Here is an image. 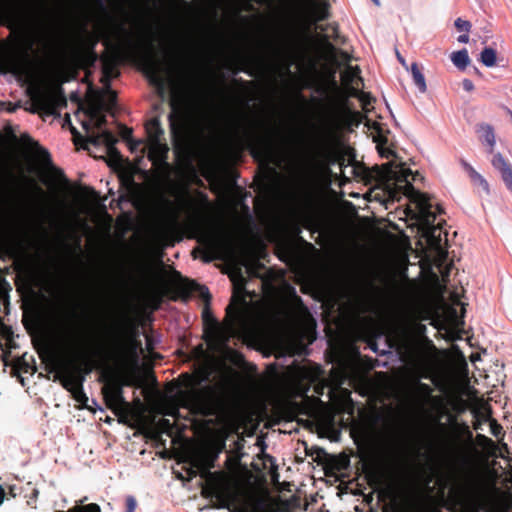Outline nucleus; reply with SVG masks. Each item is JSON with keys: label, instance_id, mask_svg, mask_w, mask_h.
Returning <instances> with one entry per match:
<instances>
[{"label": "nucleus", "instance_id": "nucleus-25", "mask_svg": "<svg viewBox=\"0 0 512 512\" xmlns=\"http://www.w3.org/2000/svg\"><path fill=\"white\" fill-rule=\"evenodd\" d=\"M497 52L494 48L485 47L480 54V61L487 67H493L496 64Z\"/></svg>", "mask_w": 512, "mask_h": 512}, {"label": "nucleus", "instance_id": "nucleus-4", "mask_svg": "<svg viewBox=\"0 0 512 512\" xmlns=\"http://www.w3.org/2000/svg\"><path fill=\"white\" fill-rule=\"evenodd\" d=\"M378 184L382 185L388 196L393 200H399L401 195L407 196L414 203V192L416 190L412 182L422 178L418 171L413 172L405 167L404 163L396 165L394 162H388L382 166H375L369 172Z\"/></svg>", "mask_w": 512, "mask_h": 512}, {"label": "nucleus", "instance_id": "nucleus-61", "mask_svg": "<svg viewBox=\"0 0 512 512\" xmlns=\"http://www.w3.org/2000/svg\"><path fill=\"white\" fill-rule=\"evenodd\" d=\"M317 91L321 94H324V93H326L327 89L325 87H322V88L318 89Z\"/></svg>", "mask_w": 512, "mask_h": 512}, {"label": "nucleus", "instance_id": "nucleus-8", "mask_svg": "<svg viewBox=\"0 0 512 512\" xmlns=\"http://www.w3.org/2000/svg\"><path fill=\"white\" fill-rule=\"evenodd\" d=\"M193 221L199 234L197 241L202 246V260L206 263L213 260H222L229 247L228 238L221 234L204 230L199 216L195 217Z\"/></svg>", "mask_w": 512, "mask_h": 512}, {"label": "nucleus", "instance_id": "nucleus-40", "mask_svg": "<svg viewBox=\"0 0 512 512\" xmlns=\"http://www.w3.org/2000/svg\"><path fill=\"white\" fill-rule=\"evenodd\" d=\"M106 149H107V154L111 161H113L115 163H120L122 161V155L118 151V149L115 147V145L111 146V147H107Z\"/></svg>", "mask_w": 512, "mask_h": 512}, {"label": "nucleus", "instance_id": "nucleus-36", "mask_svg": "<svg viewBox=\"0 0 512 512\" xmlns=\"http://www.w3.org/2000/svg\"><path fill=\"white\" fill-rule=\"evenodd\" d=\"M373 128L377 130V137H375L374 141L377 143V149L379 150L380 147H385V145L388 143L387 136L383 135L381 133L380 125L377 122L373 123Z\"/></svg>", "mask_w": 512, "mask_h": 512}, {"label": "nucleus", "instance_id": "nucleus-23", "mask_svg": "<svg viewBox=\"0 0 512 512\" xmlns=\"http://www.w3.org/2000/svg\"><path fill=\"white\" fill-rule=\"evenodd\" d=\"M451 60L453 64L460 70H464L470 63V58L466 49L453 52L451 54Z\"/></svg>", "mask_w": 512, "mask_h": 512}, {"label": "nucleus", "instance_id": "nucleus-13", "mask_svg": "<svg viewBox=\"0 0 512 512\" xmlns=\"http://www.w3.org/2000/svg\"><path fill=\"white\" fill-rule=\"evenodd\" d=\"M120 75L117 60L114 56H104L102 58V77L101 83L104 88L111 86V80Z\"/></svg>", "mask_w": 512, "mask_h": 512}, {"label": "nucleus", "instance_id": "nucleus-48", "mask_svg": "<svg viewBox=\"0 0 512 512\" xmlns=\"http://www.w3.org/2000/svg\"><path fill=\"white\" fill-rule=\"evenodd\" d=\"M110 277L108 278L107 276H105V278L102 279L101 281V291H107V288H108V284H110Z\"/></svg>", "mask_w": 512, "mask_h": 512}, {"label": "nucleus", "instance_id": "nucleus-1", "mask_svg": "<svg viewBox=\"0 0 512 512\" xmlns=\"http://www.w3.org/2000/svg\"><path fill=\"white\" fill-rule=\"evenodd\" d=\"M88 333L81 338V354L79 359L58 360L56 363V374L54 381H59L62 387L72 385V381H77L79 385L85 382L86 376L94 369L99 367L100 361L95 358L100 354V350L87 349L91 343L107 338H119V329L116 325L107 322L103 316L98 317L90 326Z\"/></svg>", "mask_w": 512, "mask_h": 512}, {"label": "nucleus", "instance_id": "nucleus-62", "mask_svg": "<svg viewBox=\"0 0 512 512\" xmlns=\"http://www.w3.org/2000/svg\"><path fill=\"white\" fill-rule=\"evenodd\" d=\"M23 139H27L29 142H33L29 135H22Z\"/></svg>", "mask_w": 512, "mask_h": 512}, {"label": "nucleus", "instance_id": "nucleus-34", "mask_svg": "<svg viewBox=\"0 0 512 512\" xmlns=\"http://www.w3.org/2000/svg\"><path fill=\"white\" fill-rule=\"evenodd\" d=\"M157 426L162 433H166L168 435H171L175 428L174 423H172L169 419L166 418H161L158 421Z\"/></svg>", "mask_w": 512, "mask_h": 512}, {"label": "nucleus", "instance_id": "nucleus-60", "mask_svg": "<svg viewBox=\"0 0 512 512\" xmlns=\"http://www.w3.org/2000/svg\"><path fill=\"white\" fill-rule=\"evenodd\" d=\"M86 190L89 191V193L93 196H97V193L96 191L93 189V188H90V187H86Z\"/></svg>", "mask_w": 512, "mask_h": 512}, {"label": "nucleus", "instance_id": "nucleus-51", "mask_svg": "<svg viewBox=\"0 0 512 512\" xmlns=\"http://www.w3.org/2000/svg\"><path fill=\"white\" fill-rule=\"evenodd\" d=\"M367 476L369 477V479L371 481H375V482L377 481V474L374 470L369 469V471L367 472Z\"/></svg>", "mask_w": 512, "mask_h": 512}, {"label": "nucleus", "instance_id": "nucleus-63", "mask_svg": "<svg viewBox=\"0 0 512 512\" xmlns=\"http://www.w3.org/2000/svg\"><path fill=\"white\" fill-rule=\"evenodd\" d=\"M83 128L88 131L90 128V125L88 123H83Z\"/></svg>", "mask_w": 512, "mask_h": 512}, {"label": "nucleus", "instance_id": "nucleus-49", "mask_svg": "<svg viewBox=\"0 0 512 512\" xmlns=\"http://www.w3.org/2000/svg\"><path fill=\"white\" fill-rule=\"evenodd\" d=\"M65 122H68L69 124H71V121H70V116L69 115H66V118H65ZM70 130H71V133L73 136H79V132L77 131V129L75 127H73L72 125H70Z\"/></svg>", "mask_w": 512, "mask_h": 512}, {"label": "nucleus", "instance_id": "nucleus-15", "mask_svg": "<svg viewBox=\"0 0 512 512\" xmlns=\"http://www.w3.org/2000/svg\"><path fill=\"white\" fill-rule=\"evenodd\" d=\"M476 133L480 141L488 146V152L493 153L496 144L494 128L490 124L480 123L476 127Z\"/></svg>", "mask_w": 512, "mask_h": 512}, {"label": "nucleus", "instance_id": "nucleus-37", "mask_svg": "<svg viewBox=\"0 0 512 512\" xmlns=\"http://www.w3.org/2000/svg\"><path fill=\"white\" fill-rule=\"evenodd\" d=\"M240 314V307L238 304H229L226 308V317L236 321Z\"/></svg>", "mask_w": 512, "mask_h": 512}, {"label": "nucleus", "instance_id": "nucleus-54", "mask_svg": "<svg viewBox=\"0 0 512 512\" xmlns=\"http://www.w3.org/2000/svg\"><path fill=\"white\" fill-rule=\"evenodd\" d=\"M198 196L200 197L201 201L207 205L208 204V197L206 194L202 193V192H198Z\"/></svg>", "mask_w": 512, "mask_h": 512}, {"label": "nucleus", "instance_id": "nucleus-3", "mask_svg": "<svg viewBox=\"0 0 512 512\" xmlns=\"http://www.w3.org/2000/svg\"><path fill=\"white\" fill-rule=\"evenodd\" d=\"M209 376V371L204 367L197 368L193 374H180L178 382L184 389L179 390L177 395L181 407L205 417L216 416L223 410V400L216 388L210 385L201 387L209 380Z\"/></svg>", "mask_w": 512, "mask_h": 512}, {"label": "nucleus", "instance_id": "nucleus-17", "mask_svg": "<svg viewBox=\"0 0 512 512\" xmlns=\"http://www.w3.org/2000/svg\"><path fill=\"white\" fill-rule=\"evenodd\" d=\"M168 153V147L161 141L150 142L148 158L153 163L165 161Z\"/></svg>", "mask_w": 512, "mask_h": 512}, {"label": "nucleus", "instance_id": "nucleus-20", "mask_svg": "<svg viewBox=\"0 0 512 512\" xmlns=\"http://www.w3.org/2000/svg\"><path fill=\"white\" fill-rule=\"evenodd\" d=\"M312 14L316 22L325 21L330 17V4L327 0H322L319 3H314L312 7Z\"/></svg>", "mask_w": 512, "mask_h": 512}, {"label": "nucleus", "instance_id": "nucleus-43", "mask_svg": "<svg viewBox=\"0 0 512 512\" xmlns=\"http://www.w3.org/2000/svg\"><path fill=\"white\" fill-rule=\"evenodd\" d=\"M94 124V127L100 131L104 130V127L107 125V118L106 116L102 113L101 115H99L97 117V119H95V121L93 122Z\"/></svg>", "mask_w": 512, "mask_h": 512}, {"label": "nucleus", "instance_id": "nucleus-38", "mask_svg": "<svg viewBox=\"0 0 512 512\" xmlns=\"http://www.w3.org/2000/svg\"><path fill=\"white\" fill-rule=\"evenodd\" d=\"M454 25L458 31H463L466 33H469L472 27L469 21L463 20L462 18H457L454 22Z\"/></svg>", "mask_w": 512, "mask_h": 512}, {"label": "nucleus", "instance_id": "nucleus-30", "mask_svg": "<svg viewBox=\"0 0 512 512\" xmlns=\"http://www.w3.org/2000/svg\"><path fill=\"white\" fill-rule=\"evenodd\" d=\"M66 512H101L100 506L96 503H90L87 505H76Z\"/></svg>", "mask_w": 512, "mask_h": 512}, {"label": "nucleus", "instance_id": "nucleus-12", "mask_svg": "<svg viewBox=\"0 0 512 512\" xmlns=\"http://www.w3.org/2000/svg\"><path fill=\"white\" fill-rule=\"evenodd\" d=\"M259 122H249V125H243L239 123L237 125V132L241 135L243 139H245L248 143L254 146H263L266 145L268 139L259 135L257 132V125Z\"/></svg>", "mask_w": 512, "mask_h": 512}, {"label": "nucleus", "instance_id": "nucleus-55", "mask_svg": "<svg viewBox=\"0 0 512 512\" xmlns=\"http://www.w3.org/2000/svg\"><path fill=\"white\" fill-rule=\"evenodd\" d=\"M34 189H35V191H36L39 195H41V196H44V195H45L44 190H43L40 186H38V185L34 184Z\"/></svg>", "mask_w": 512, "mask_h": 512}, {"label": "nucleus", "instance_id": "nucleus-6", "mask_svg": "<svg viewBox=\"0 0 512 512\" xmlns=\"http://www.w3.org/2000/svg\"><path fill=\"white\" fill-rule=\"evenodd\" d=\"M414 203L418 209L419 220L426 227V236L428 242L431 246L440 247L441 246V235L440 229L441 224L438 226L434 225L437 214L444 213V210L441 205H436V212L432 211V203L431 198L427 193L422 192H414Z\"/></svg>", "mask_w": 512, "mask_h": 512}, {"label": "nucleus", "instance_id": "nucleus-24", "mask_svg": "<svg viewBox=\"0 0 512 512\" xmlns=\"http://www.w3.org/2000/svg\"><path fill=\"white\" fill-rule=\"evenodd\" d=\"M411 74L413 77V81H414L415 85L418 87L419 91L421 93H425L427 90L425 77H424L423 73L421 72L417 63H412Z\"/></svg>", "mask_w": 512, "mask_h": 512}, {"label": "nucleus", "instance_id": "nucleus-22", "mask_svg": "<svg viewBox=\"0 0 512 512\" xmlns=\"http://www.w3.org/2000/svg\"><path fill=\"white\" fill-rule=\"evenodd\" d=\"M68 392L71 393L73 399L82 405H86L88 401V397L86 396L84 390H83V384L79 385L77 381H72L71 386L63 387Z\"/></svg>", "mask_w": 512, "mask_h": 512}, {"label": "nucleus", "instance_id": "nucleus-14", "mask_svg": "<svg viewBox=\"0 0 512 512\" xmlns=\"http://www.w3.org/2000/svg\"><path fill=\"white\" fill-rule=\"evenodd\" d=\"M492 165L501 173L502 180L506 184L507 188L512 191V167L500 154H494L492 159Z\"/></svg>", "mask_w": 512, "mask_h": 512}, {"label": "nucleus", "instance_id": "nucleus-42", "mask_svg": "<svg viewBox=\"0 0 512 512\" xmlns=\"http://www.w3.org/2000/svg\"><path fill=\"white\" fill-rule=\"evenodd\" d=\"M125 512H135L137 501L134 496H127L125 499Z\"/></svg>", "mask_w": 512, "mask_h": 512}, {"label": "nucleus", "instance_id": "nucleus-53", "mask_svg": "<svg viewBox=\"0 0 512 512\" xmlns=\"http://www.w3.org/2000/svg\"><path fill=\"white\" fill-rule=\"evenodd\" d=\"M5 489L2 485H0V506L3 504L4 502V498H5Z\"/></svg>", "mask_w": 512, "mask_h": 512}, {"label": "nucleus", "instance_id": "nucleus-27", "mask_svg": "<svg viewBox=\"0 0 512 512\" xmlns=\"http://www.w3.org/2000/svg\"><path fill=\"white\" fill-rule=\"evenodd\" d=\"M14 369L22 373H35L36 367L31 366L29 361L26 359V354L15 359Z\"/></svg>", "mask_w": 512, "mask_h": 512}, {"label": "nucleus", "instance_id": "nucleus-45", "mask_svg": "<svg viewBox=\"0 0 512 512\" xmlns=\"http://www.w3.org/2000/svg\"><path fill=\"white\" fill-rule=\"evenodd\" d=\"M390 497H391V502L393 504V507H394V512H399L402 505H401V502L400 500L398 499V496H396L395 494H390Z\"/></svg>", "mask_w": 512, "mask_h": 512}, {"label": "nucleus", "instance_id": "nucleus-64", "mask_svg": "<svg viewBox=\"0 0 512 512\" xmlns=\"http://www.w3.org/2000/svg\"><path fill=\"white\" fill-rule=\"evenodd\" d=\"M187 203L189 206H194V201L190 198L187 200Z\"/></svg>", "mask_w": 512, "mask_h": 512}, {"label": "nucleus", "instance_id": "nucleus-19", "mask_svg": "<svg viewBox=\"0 0 512 512\" xmlns=\"http://www.w3.org/2000/svg\"><path fill=\"white\" fill-rule=\"evenodd\" d=\"M460 163L469 175L471 181L474 184L481 186L486 192H489L488 182L482 177V175H480L466 160L461 159Z\"/></svg>", "mask_w": 512, "mask_h": 512}, {"label": "nucleus", "instance_id": "nucleus-10", "mask_svg": "<svg viewBox=\"0 0 512 512\" xmlns=\"http://www.w3.org/2000/svg\"><path fill=\"white\" fill-rule=\"evenodd\" d=\"M333 114L332 122L335 126L346 130H352L358 127L363 119L359 111L352 110L347 106V98H342L339 101L332 100Z\"/></svg>", "mask_w": 512, "mask_h": 512}, {"label": "nucleus", "instance_id": "nucleus-9", "mask_svg": "<svg viewBox=\"0 0 512 512\" xmlns=\"http://www.w3.org/2000/svg\"><path fill=\"white\" fill-rule=\"evenodd\" d=\"M175 277L179 280L176 283V289L183 297H189L192 292H199V296L204 300L205 307L202 311L203 321L205 323H213L216 324V319L212 316L210 310V301L211 294L206 286H202L193 280H189L188 278H183L181 274L177 271H174Z\"/></svg>", "mask_w": 512, "mask_h": 512}, {"label": "nucleus", "instance_id": "nucleus-47", "mask_svg": "<svg viewBox=\"0 0 512 512\" xmlns=\"http://www.w3.org/2000/svg\"><path fill=\"white\" fill-rule=\"evenodd\" d=\"M233 83L236 84V85H241V86H243L245 88H247L251 84V82L245 81L242 78H239V79L235 78V79H233Z\"/></svg>", "mask_w": 512, "mask_h": 512}, {"label": "nucleus", "instance_id": "nucleus-26", "mask_svg": "<svg viewBox=\"0 0 512 512\" xmlns=\"http://www.w3.org/2000/svg\"><path fill=\"white\" fill-rule=\"evenodd\" d=\"M324 146L325 134L323 131H319L314 135L311 141V148L316 156H322L324 152Z\"/></svg>", "mask_w": 512, "mask_h": 512}, {"label": "nucleus", "instance_id": "nucleus-52", "mask_svg": "<svg viewBox=\"0 0 512 512\" xmlns=\"http://www.w3.org/2000/svg\"><path fill=\"white\" fill-rule=\"evenodd\" d=\"M458 41L461 43H467L469 41V35L465 32V34H462L458 37Z\"/></svg>", "mask_w": 512, "mask_h": 512}, {"label": "nucleus", "instance_id": "nucleus-41", "mask_svg": "<svg viewBox=\"0 0 512 512\" xmlns=\"http://www.w3.org/2000/svg\"><path fill=\"white\" fill-rule=\"evenodd\" d=\"M358 98L359 100L361 101L362 103V107L363 109H367L368 106H370L372 104V102L374 101V99L372 98V96L369 94V93H365V92H361L359 95H358Z\"/></svg>", "mask_w": 512, "mask_h": 512}, {"label": "nucleus", "instance_id": "nucleus-21", "mask_svg": "<svg viewBox=\"0 0 512 512\" xmlns=\"http://www.w3.org/2000/svg\"><path fill=\"white\" fill-rule=\"evenodd\" d=\"M412 390L415 396L422 398L425 401L429 400L433 393L432 387L426 383L421 382L419 378H416L413 381Z\"/></svg>", "mask_w": 512, "mask_h": 512}, {"label": "nucleus", "instance_id": "nucleus-46", "mask_svg": "<svg viewBox=\"0 0 512 512\" xmlns=\"http://www.w3.org/2000/svg\"><path fill=\"white\" fill-rule=\"evenodd\" d=\"M462 87L467 92H472L474 90V84L470 79H464L462 81Z\"/></svg>", "mask_w": 512, "mask_h": 512}, {"label": "nucleus", "instance_id": "nucleus-56", "mask_svg": "<svg viewBox=\"0 0 512 512\" xmlns=\"http://www.w3.org/2000/svg\"><path fill=\"white\" fill-rule=\"evenodd\" d=\"M216 496H217V498H218L219 500H221V502H222V503H221V505H220V507H227L226 500L222 497V495H220L219 493H217V495H216Z\"/></svg>", "mask_w": 512, "mask_h": 512}, {"label": "nucleus", "instance_id": "nucleus-35", "mask_svg": "<svg viewBox=\"0 0 512 512\" xmlns=\"http://www.w3.org/2000/svg\"><path fill=\"white\" fill-rule=\"evenodd\" d=\"M317 370H319V367L317 368ZM317 372L318 371H313L311 369H308V368H305V367H302L299 369L298 371V374L299 376L303 379V380H307L308 383H312L314 382V380L316 379L317 377Z\"/></svg>", "mask_w": 512, "mask_h": 512}, {"label": "nucleus", "instance_id": "nucleus-2", "mask_svg": "<svg viewBox=\"0 0 512 512\" xmlns=\"http://www.w3.org/2000/svg\"><path fill=\"white\" fill-rule=\"evenodd\" d=\"M136 31L128 30L123 24L117 26L118 44L117 49L137 59L143 67V71L149 81L160 89H163L165 72L163 62L155 53L154 41L148 34L144 24L135 21Z\"/></svg>", "mask_w": 512, "mask_h": 512}, {"label": "nucleus", "instance_id": "nucleus-11", "mask_svg": "<svg viewBox=\"0 0 512 512\" xmlns=\"http://www.w3.org/2000/svg\"><path fill=\"white\" fill-rule=\"evenodd\" d=\"M32 100L35 106L47 115H59V109L67 105L64 94L60 91L58 93L37 92Z\"/></svg>", "mask_w": 512, "mask_h": 512}, {"label": "nucleus", "instance_id": "nucleus-58", "mask_svg": "<svg viewBox=\"0 0 512 512\" xmlns=\"http://www.w3.org/2000/svg\"><path fill=\"white\" fill-rule=\"evenodd\" d=\"M14 490H15V488H14L13 486H10V487H9V495H10L11 497H13V498H15V497H16V494H15Z\"/></svg>", "mask_w": 512, "mask_h": 512}, {"label": "nucleus", "instance_id": "nucleus-16", "mask_svg": "<svg viewBox=\"0 0 512 512\" xmlns=\"http://www.w3.org/2000/svg\"><path fill=\"white\" fill-rule=\"evenodd\" d=\"M117 141L118 140L115 137V135L110 130L107 129H104L96 133L95 135L89 136L87 139V142L90 144H93L95 146L104 144L106 148L116 145Z\"/></svg>", "mask_w": 512, "mask_h": 512}, {"label": "nucleus", "instance_id": "nucleus-33", "mask_svg": "<svg viewBox=\"0 0 512 512\" xmlns=\"http://www.w3.org/2000/svg\"><path fill=\"white\" fill-rule=\"evenodd\" d=\"M103 110H105L104 106L99 103L89 106L85 113L89 117L90 121L94 122L95 119L103 113Z\"/></svg>", "mask_w": 512, "mask_h": 512}, {"label": "nucleus", "instance_id": "nucleus-50", "mask_svg": "<svg viewBox=\"0 0 512 512\" xmlns=\"http://www.w3.org/2000/svg\"><path fill=\"white\" fill-rule=\"evenodd\" d=\"M330 84H331L332 89H333L335 92H339V86H338L337 81L335 80L334 75H332V76H331Z\"/></svg>", "mask_w": 512, "mask_h": 512}, {"label": "nucleus", "instance_id": "nucleus-5", "mask_svg": "<svg viewBox=\"0 0 512 512\" xmlns=\"http://www.w3.org/2000/svg\"><path fill=\"white\" fill-rule=\"evenodd\" d=\"M134 362L133 371L126 375L121 382L111 381L102 388L105 403L116 415L122 410L129 408V403L123 396V386L141 387L142 380L137 375L136 346L133 344L129 349Z\"/></svg>", "mask_w": 512, "mask_h": 512}, {"label": "nucleus", "instance_id": "nucleus-44", "mask_svg": "<svg viewBox=\"0 0 512 512\" xmlns=\"http://www.w3.org/2000/svg\"><path fill=\"white\" fill-rule=\"evenodd\" d=\"M378 152H379L380 156L383 158L396 157L395 151L390 148L380 147Z\"/></svg>", "mask_w": 512, "mask_h": 512}, {"label": "nucleus", "instance_id": "nucleus-18", "mask_svg": "<svg viewBox=\"0 0 512 512\" xmlns=\"http://www.w3.org/2000/svg\"><path fill=\"white\" fill-rule=\"evenodd\" d=\"M145 130L149 142L161 141V138L164 135V130L158 117L150 119L145 125Z\"/></svg>", "mask_w": 512, "mask_h": 512}, {"label": "nucleus", "instance_id": "nucleus-32", "mask_svg": "<svg viewBox=\"0 0 512 512\" xmlns=\"http://www.w3.org/2000/svg\"><path fill=\"white\" fill-rule=\"evenodd\" d=\"M42 153L44 162L54 171L57 176H59L66 184H68V180L66 179L63 171L53 166L49 152L47 150H43Z\"/></svg>", "mask_w": 512, "mask_h": 512}, {"label": "nucleus", "instance_id": "nucleus-39", "mask_svg": "<svg viewBox=\"0 0 512 512\" xmlns=\"http://www.w3.org/2000/svg\"><path fill=\"white\" fill-rule=\"evenodd\" d=\"M490 432L497 438L504 435L502 426L495 419H490Z\"/></svg>", "mask_w": 512, "mask_h": 512}, {"label": "nucleus", "instance_id": "nucleus-31", "mask_svg": "<svg viewBox=\"0 0 512 512\" xmlns=\"http://www.w3.org/2000/svg\"><path fill=\"white\" fill-rule=\"evenodd\" d=\"M28 275L31 281L33 282H39L44 280L47 276V269L41 267V268H32L28 270Z\"/></svg>", "mask_w": 512, "mask_h": 512}, {"label": "nucleus", "instance_id": "nucleus-7", "mask_svg": "<svg viewBox=\"0 0 512 512\" xmlns=\"http://www.w3.org/2000/svg\"><path fill=\"white\" fill-rule=\"evenodd\" d=\"M170 105L172 112L168 118L173 141L175 144H187L195 133V119L188 110L180 107L175 99L171 100Z\"/></svg>", "mask_w": 512, "mask_h": 512}, {"label": "nucleus", "instance_id": "nucleus-57", "mask_svg": "<svg viewBox=\"0 0 512 512\" xmlns=\"http://www.w3.org/2000/svg\"><path fill=\"white\" fill-rule=\"evenodd\" d=\"M292 291H293V294H294V300H295V302H297V303H302V299H301V297H299L298 295H296L294 288H292Z\"/></svg>", "mask_w": 512, "mask_h": 512}, {"label": "nucleus", "instance_id": "nucleus-29", "mask_svg": "<svg viewBox=\"0 0 512 512\" xmlns=\"http://www.w3.org/2000/svg\"><path fill=\"white\" fill-rule=\"evenodd\" d=\"M118 128H119V135L121 136L122 139L126 140L129 145H130V149L131 150H134V148L139 144L138 142H133L132 141V129L131 128H128L127 126L125 125H122V124H119L118 125Z\"/></svg>", "mask_w": 512, "mask_h": 512}, {"label": "nucleus", "instance_id": "nucleus-28", "mask_svg": "<svg viewBox=\"0 0 512 512\" xmlns=\"http://www.w3.org/2000/svg\"><path fill=\"white\" fill-rule=\"evenodd\" d=\"M105 93L107 96V103H101L105 111L111 112V110L116 106L117 103V94L114 90L111 89V86L109 88H105Z\"/></svg>", "mask_w": 512, "mask_h": 512}, {"label": "nucleus", "instance_id": "nucleus-59", "mask_svg": "<svg viewBox=\"0 0 512 512\" xmlns=\"http://www.w3.org/2000/svg\"><path fill=\"white\" fill-rule=\"evenodd\" d=\"M479 439L481 440H484V441H488V442H492L491 439H489L488 437H486L485 435H481V434H478L477 436Z\"/></svg>", "mask_w": 512, "mask_h": 512}]
</instances>
